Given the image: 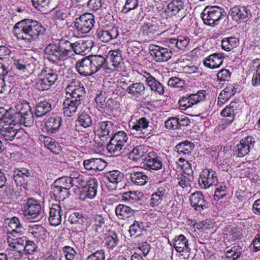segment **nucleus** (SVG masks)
I'll return each instance as SVG.
<instances>
[{
  "label": "nucleus",
  "instance_id": "nucleus-17",
  "mask_svg": "<svg viewBox=\"0 0 260 260\" xmlns=\"http://www.w3.org/2000/svg\"><path fill=\"white\" fill-rule=\"evenodd\" d=\"M145 166L150 170L158 171L163 167L162 158L155 151H149L144 158Z\"/></svg>",
  "mask_w": 260,
  "mask_h": 260
},
{
  "label": "nucleus",
  "instance_id": "nucleus-18",
  "mask_svg": "<svg viewBox=\"0 0 260 260\" xmlns=\"http://www.w3.org/2000/svg\"><path fill=\"white\" fill-rule=\"evenodd\" d=\"M83 165L84 169L90 174H95L105 168L106 162L102 158H91L84 160Z\"/></svg>",
  "mask_w": 260,
  "mask_h": 260
},
{
  "label": "nucleus",
  "instance_id": "nucleus-35",
  "mask_svg": "<svg viewBox=\"0 0 260 260\" xmlns=\"http://www.w3.org/2000/svg\"><path fill=\"white\" fill-rule=\"evenodd\" d=\"M14 172V180L17 186H22L27 182V179L30 176V171L25 168H15Z\"/></svg>",
  "mask_w": 260,
  "mask_h": 260
},
{
  "label": "nucleus",
  "instance_id": "nucleus-14",
  "mask_svg": "<svg viewBox=\"0 0 260 260\" xmlns=\"http://www.w3.org/2000/svg\"><path fill=\"white\" fill-rule=\"evenodd\" d=\"M255 143L254 138L247 136L242 138L235 148V151L239 157H243L250 152Z\"/></svg>",
  "mask_w": 260,
  "mask_h": 260
},
{
  "label": "nucleus",
  "instance_id": "nucleus-36",
  "mask_svg": "<svg viewBox=\"0 0 260 260\" xmlns=\"http://www.w3.org/2000/svg\"><path fill=\"white\" fill-rule=\"evenodd\" d=\"M25 244L23 247V253L26 256H31L32 258L39 257L40 253V249L34 241L30 240L28 237L25 238Z\"/></svg>",
  "mask_w": 260,
  "mask_h": 260
},
{
  "label": "nucleus",
  "instance_id": "nucleus-56",
  "mask_svg": "<svg viewBox=\"0 0 260 260\" xmlns=\"http://www.w3.org/2000/svg\"><path fill=\"white\" fill-rule=\"evenodd\" d=\"M144 230H146L144 222L135 220L133 223L130 225L128 231L131 237L136 238L142 235Z\"/></svg>",
  "mask_w": 260,
  "mask_h": 260
},
{
  "label": "nucleus",
  "instance_id": "nucleus-59",
  "mask_svg": "<svg viewBox=\"0 0 260 260\" xmlns=\"http://www.w3.org/2000/svg\"><path fill=\"white\" fill-rule=\"evenodd\" d=\"M17 112L13 117L19 116V115L28 112L32 110L29 105V103L25 100L20 99L16 106Z\"/></svg>",
  "mask_w": 260,
  "mask_h": 260
},
{
  "label": "nucleus",
  "instance_id": "nucleus-29",
  "mask_svg": "<svg viewBox=\"0 0 260 260\" xmlns=\"http://www.w3.org/2000/svg\"><path fill=\"white\" fill-rule=\"evenodd\" d=\"M191 206L196 211L201 212L207 208V202L201 191H196L189 197Z\"/></svg>",
  "mask_w": 260,
  "mask_h": 260
},
{
  "label": "nucleus",
  "instance_id": "nucleus-58",
  "mask_svg": "<svg viewBox=\"0 0 260 260\" xmlns=\"http://www.w3.org/2000/svg\"><path fill=\"white\" fill-rule=\"evenodd\" d=\"M239 43V40L236 37L224 38L221 41L222 49L226 51H230L236 48Z\"/></svg>",
  "mask_w": 260,
  "mask_h": 260
},
{
  "label": "nucleus",
  "instance_id": "nucleus-9",
  "mask_svg": "<svg viewBox=\"0 0 260 260\" xmlns=\"http://www.w3.org/2000/svg\"><path fill=\"white\" fill-rule=\"evenodd\" d=\"M94 101L98 110L103 113L110 114L114 110L115 102L112 98L107 99V94L105 91H101L97 94Z\"/></svg>",
  "mask_w": 260,
  "mask_h": 260
},
{
  "label": "nucleus",
  "instance_id": "nucleus-26",
  "mask_svg": "<svg viewBox=\"0 0 260 260\" xmlns=\"http://www.w3.org/2000/svg\"><path fill=\"white\" fill-rule=\"evenodd\" d=\"M83 103L66 96L62 104L63 113L67 117L73 116Z\"/></svg>",
  "mask_w": 260,
  "mask_h": 260
},
{
  "label": "nucleus",
  "instance_id": "nucleus-5",
  "mask_svg": "<svg viewBox=\"0 0 260 260\" xmlns=\"http://www.w3.org/2000/svg\"><path fill=\"white\" fill-rule=\"evenodd\" d=\"M128 140L127 133L122 130L116 131L110 137L109 143L107 146L108 152L113 154L118 155Z\"/></svg>",
  "mask_w": 260,
  "mask_h": 260
},
{
  "label": "nucleus",
  "instance_id": "nucleus-13",
  "mask_svg": "<svg viewBox=\"0 0 260 260\" xmlns=\"http://www.w3.org/2000/svg\"><path fill=\"white\" fill-rule=\"evenodd\" d=\"M116 128L117 126L111 121H101L98 123L97 135L103 143H104L111 137Z\"/></svg>",
  "mask_w": 260,
  "mask_h": 260
},
{
  "label": "nucleus",
  "instance_id": "nucleus-10",
  "mask_svg": "<svg viewBox=\"0 0 260 260\" xmlns=\"http://www.w3.org/2000/svg\"><path fill=\"white\" fill-rule=\"evenodd\" d=\"M106 215L102 213H92L89 233L92 236H96L104 232L106 226Z\"/></svg>",
  "mask_w": 260,
  "mask_h": 260
},
{
  "label": "nucleus",
  "instance_id": "nucleus-43",
  "mask_svg": "<svg viewBox=\"0 0 260 260\" xmlns=\"http://www.w3.org/2000/svg\"><path fill=\"white\" fill-rule=\"evenodd\" d=\"M147 148V146L143 144L137 145L127 153V156L132 160L135 161L140 160L146 153Z\"/></svg>",
  "mask_w": 260,
  "mask_h": 260
},
{
  "label": "nucleus",
  "instance_id": "nucleus-34",
  "mask_svg": "<svg viewBox=\"0 0 260 260\" xmlns=\"http://www.w3.org/2000/svg\"><path fill=\"white\" fill-rule=\"evenodd\" d=\"M136 210L126 205L119 204L115 208V213L119 219L126 220L135 215Z\"/></svg>",
  "mask_w": 260,
  "mask_h": 260
},
{
  "label": "nucleus",
  "instance_id": "nucleus-15",
  "mask_svg": "<svg viewBox=\"0 0 260 260\" xmlns=\"http://www.w3.org/2000/svg\"><path fill=\"white\" fill-rule=\"evenodd\" d=\"M147 89L143 83L142 82H133L128 85L127 89V93L132 97L136 99H142L144 100L149 99L148 94L146 91Z\"/></svg>",
  "mask_w": 260,
  "mask_h": 260
},
{
  "label": "nucleus",
  "instance_id": "nucleus-63",
  "mask_svg": "<svg viewBox=\"0 0 260 260\" xmlns=\"http://www.w3.org/2000/svg\"><path fill=\"white\" fill-rule=\"evenodd\" d=\"M242 252V247L239 245H236L226 250L225 255L228 258H232V260H236L241 256Z\"/></svg>",
  "mask_w": 260,
  "mask_h": 260
},
{
  "label": "nucleus",
  "instance_id": "nucleus-40",
  "mask_svg": "<svg viewBox=\"0 0 260 260\" xmlns=\"http://www.w3.org/2000/svg\"><path fill=\"white\" fill-rule=\"evenodd\" d=\"M12 120L5 125H1L2 128H0V134L2 138L5 139L6 141H12L17 133V129L14 126H11ZM13 123H14L13 122Z\"/></svg>",
  "mask_w": 260,
  "mask_h": 260
},
{
  "label": "nucleus",
  "instance_id": "nucleus-23",
  "mask_svg": "<svg viewBox=\"0 0 260 260\" xmlns=\"http://www.w3.org/2000/svg\"><path fill=\"white\" fill-rule=\"evenodd\" d=\"M224 57L223 53H214L204 58V66L210 69L219 68L222 64Z\"/></svg>",
  "mask_w": 260,
  "mask_h": 260
},
{
  "label": "nucleus",
  "instance_id": "nucleus-42",
  "mask_svg": "<svg viewBox=\"0 0 260 260\" xmlns=\"http://www.w3.org/2000/svg\"><path fill=\"white\" fill-rule=\"evenodd\" d=\"M74 52L78 54H86L93 46V43L91 40H80L74 43Z\"/></svg>",
  "mask_w": 260,
  "mask_h": 260
},
{
  "label": "nucleus",
  "instance_id": "nucleus-49",
  "mask_svg": "<svg viewBox=\"0 0 260 260\" xmlns=\"http://www.w3.org/2000/svg\"><path fill=\"white\" fill-rule=\"evenodd\" d=\"M151 92L156 95L162 96L165 92V86L154 76L146 84Z\"/></svg>",
  "mask_w": 260,
  "mask_h": 260
},
{
  "label": "nucleus",
  "instance_id": "nucleus-25",
  "mask_svg": "<svg viewBox=\"0 0 260 260\" xmlns=\"http://www.w3.org/2000/svg\"><path fill=\"white\" fill-rule=\"evenodd\" d=\"M94 17L88 18L87 17H78L76 19L75 27L78 32L81 34H87L93 28L95 21Z\"/></svg>",
  "mask_w": 260,
  "mask_h": 260
},
{
  "label": "nucleus",
  "instance_id": "nucleus-44",
  "mask_svg": "<svg viewBox=\"0 0 260 260\" xmlns=\"http://www.w3.org/2000/svg\"><path fill=\"white\" fill-rule=\"evenodd\" d=\"M27 234L37 241H40L45 238L46 230L41 224L30 225L28 227Z\"/></svg>",
  "mask_w": 260,
  "mask_h": 260
},
{
  "label": "nucleus",
  "instance_id": "nucleus-54",
  "mask_svg": "<svg viewBox=\"0 0 260 260\" xmlns=\"http://www.w3.org/2000/svg\"><path fill=\"white\" fill-rule=\"evenodd\" d=\"M194 146V144L192 142L185 140L179 143L175 148L178 154L186 155L191 152Z\"/></svg>",
  "mask_w": 260,
  "mask_h": 260
},
{
  "label": "nucleus",
  "instance_id": "nucleus-20",
  "mask_svg": "<svg viewBox=\"0 0 260 260\" xmlns=\"http://www.w3.org/2000/svg\"><path fill=\"white\" fill-rule=\"evenodd\" d=\"M150 53L157 62H165L170 59L172 55L170 51L166 47L158 45H151L149 47Z\"/></svg>",
  "mask_w": 260,
  "mask_h": 260
},
{
  "label": "nucleus",
  "instance_id": "nucleus-11",
  "mask_svg": "<svg viewBox=\"0 0 260 260\" xmlns=\"http://www.w3.org/2000/svg\"><path fill=\"white\" fill-rule=\"evenodd\" d=\"M108 56L112 64L111 67L106 68L105 73L110 74L114 72H120L123 64L122 51L119 49L110 50Z\"/></svg>",
  "mask_w": 260,
  "mask_h": 260
},
{
  "label": "nucleus",
  "instance_id": "nucleus-41",
  "mask_svg": "<svg viewBox=\"0 0 260 260\" xmlns=\"http://www.w3.org/2000/svg\"><path fill=\"white\" fill-rule=\"evenodd\" d=\"M110 234L106 235L103 241L104 247L108 251L117 249L120 247L118 245L120 243V240L118 235L115 232L110 233Z\"/></svg>",
  "mask_w": 260,
  "mask_h": 260
},
{
  "label": "nucleus",
  "instance_id": "nucleus-6",
  "mask_svg": "<svg viewBox=\"0 0 260 260\" xmlns=\"http://www.w3.org/2000/svg\"><path fill=\"white\" fill-rule=\"evenodd\" d=\"M41 205L40 202L33 198H28L22 205V212L27 219H35L41 213Z\"/></svg>",
  "mask_w": 260,
  "mask_h": 260
},
{
  "label": "nucleus",
  "instance_id": "nucleus-62",
  "mask_svg": "<svg viewBox=\"0 0 260 260\" xmlns=\"http://www.w3.org/2000/svg\"><path fill=\"white\" fill-rule=\"evenodd\" d=\"M99 23L104 29L117 28L116 25L117 22L114 17H99Z\"/></svg>",
  "mask_w": 260,
  "mask_h": 260
},
{
  "label": "nucleus",
  "instance_id": "nucleus-53",
  "mask_svg": "<svg viewBox=\"0 0 260 260\" xmlns=\"http://www.w3.org/2000/svg\"><path fill=\"white\" fill-rule=\"evenodd\" d=\"M28 58L24 55L19 56L17 59L14 60V67L17 70L22 73L28 72V68L30 66L28 62Z\"/></svg>",
  "mask_w": 260,
  "mask_h": 260
},
{
  "label": "nucleus",
  "instance_id": "nucleus-22",
  "mask_svg": "<svg viewBox=\"0 0 260 260\" xmlns=\"http://www.w3.org/2000/svg\"><path fill=\"white\" fill-rule=\"evenodd\" d=\"M62 123V119L58 114L53 113L45 122V127L49 134H55L60 128Z\"/></svg>",
  "mask_w": 260,
  "mask_h": 260
},
{
  "label": "nucleus",
  "instance_id": "nucleus-33",
  "mask_svg": "<svg viewBox=\"0 0 260 260\" xmlns=\"http://www.w3.org/2000/svg\"><path fill=\"white\" fill-rule=\"evenodd\" d=\"M172 241L175 249L178 253L189 252L190 250L188 240L183 234L175 236Z\"/></svg>",
  "mask_w": 260,
  "mask_h": 260
},
{
  "label": "nucleus",
  "instance_id": "nucleus-48",
  "mask_svg": "<svg viewBox=\"0 0 260 260\" xmlns=\"http://www.w3.org/2000/svg\"><path fill=\"white\" fill-rule=\"evenodd\" d=\"M42 142L44 147L47 148L51 152L58 154L62 151V147L60 144L49 137L43 136Z\"/></svg>",
  "mask_w": 260,
  "mask_h": 260
},
{
  "label": "nucleus",
  "instance_id": "nucleus-55",
  "mask_svg": "<svg viewBox=\"0 0 260 260\" xmlns=\"http://www.w3.org/2000/svg\"><path fill=\"white\" fill-rule=\"evenodd\" d=\"M216 226V223L212 219H206L193 224V227L198 230L207 233V231L213 230Z\"/></svg>",
  "mask_w": 260,
  "mask_h": 260
},
{
  "label": "nucleus",
  "instance_id": "nucleus-47",
  "mask_svg": "<svg viewBox=\"0 0 260 260\" xmlns=\"http://www.w3.org/2000/svg\"><path fill=\"white\" fill-rule=\"evenodd\" d=\"M130 180L135 185L144 186L147 183L149 177L144 172L134 171L130 174Z\"/></svg>",
  "mask_w": 260,
  "mask_h": 260
},
{
  "label": "nucleus",
  "instance_id": "nucleus-64",
  "mask_svg": "<svg viewBox=\"0 0 260 260\" xmlns=\"http://www.w3.org/2000/svg\"><path fill=\"white\" fill-rule=\"evenodd\" d=\"M52 85H53L45 79V77L42 76L36 82L35 88L40 91H44L50 89Z\"/></svg>",
  "mask_w": 260,
  "mask_h": 260
},
{
  "label": "nucleus",
  "instance_id": "nucleus-8",
  "mask_svg": "<svg viewBox=\"0 0 260 260\" xmlns=\"http://www.w3.org/2000/svg\"><path fill=\"white\" fill-rule=\"evenodd\" d=\"M239 106L240 104L238 102L232 101L221 111L220 115L223 117L229 118V119H222L221 123L218 125L219 128L222 129H225L234 121Z\"/></svg>",
  "mask_w": 260,
  "mask_h": 260
},
{
  "label": "nucleus",
  "instance_id": "nucleus-39",
  "mask_svg": "<svg viewBox=\"0 0 260 260\" xmlns=\"http://www.w3.org/2000/svg\"><path fill=\"white\" fill-rule=\"evenodd\" d=\"M222 231L225 235L231 237L233 240H240L243 237L242 228L235 223L228 225Z\"/></svg>",
  "mask_w": 260,
  "mask_h": 260
},
{
  "label": "nucleus",
  "instance_id": "nucleus-16",
  "mask_svg": "<svg viewBox=\"0 0 260 260\" xmlns=\"http://www.w3.org/2000/svg\"><path fill=\"white\" fill-rule=\"evenodd\" d=\"M60 66L57 62L52 61L49 64H45L42 71V76L54 85L57 80L58 73L60 71Z\"/></svg>",
  "mask_w": 260,
  "mask_h": 260
},
{
  "label": "nucleus",
  "instance_id": "nucleus-31",
  "mask_svg": "<svg viewBox=\"0 0 260 260\" xmlns=\"http://www.w3.org/2000/svg\"><path fill=\"white\" fill-rule=\"evenodd\" d=\"M89 56L93 74H96L102 69L105 73L106 68L108 67L107 59L101 55H89Z\"/></svg>",
  "mask_w": 260,
  "mask_h": 260
},
{
  "label": "nucleus",
  "instance_id": "nucleus-19",
  "mask_svg": "<svg viewBox=\"0 0 260 260\" xmlns=\"http://www.w3.org/2000/svg\"><path fill=\"white\" fill-rule=\"evenodd\" d=\"M149 120L145 117H141L136 119L135 121H131L129 123V126L132 130L139 132V136H136L137 138H145L146 132L148 127L151 128L149 125Z\"/></svg>",
  "mask_w": 260,
  "mask_h": 260
},
{
  "label": "nucleus",
  "instance_id": "nucleus-52",
  "mask_svg": "<svg viewBox=\"0 0 260 260\" xmlns=\"http://www.w3.org/2000/svg\"><path fill=\"white\" fill-rule=\"evenodd\" d=\"M237 88L233 84L228 85L220 93L218 96V103H225L231 99L236 92Z\"/></svg>",
  "mask_w": 260,
  "mask_h": 260
},
{
  "label": "nucleus",
  "instance_id": "nucleus-2",
  "mask_svg": "<svg viewBox=\"0 0 260 260\" xmlns=\"http://www.w3.org/2000/svg\"><path fill=\"white\" fill-rule=\"evenodd\" d=\"M70 40L69 38H61L58 44H49L44 49V52L49 60L57 62L67 59L70 57V53L75 50L74 43Z\"/></svg>",
  "mask_w": 260,
  "mask_h": 260
},
{
  "label": "nucleus",
  "instance_id": "nucleus-57",
  "mask_svg": "<svg viewBox=\"0 0 260 260\" xmlns=\"http://www.w3.org/2000/svg\"><path fill=\"white\" fill-rule=\"evenodd\" d=\"M226 13L223 9L219 7H207L202 12L201 15L205 16H225Z\"/></svg>",
  "mask_w": 260,
  "mask_h": 260
},
{
  "label": "nucleus",
  "instance_id": "nucleus-32",
  "mask_svg": "<svg viewBox=\"0 0 260 260\" xmlns=\"http://www.w3.org/2000/svg\"><path fill=\"white\" fill-rule=\"evenodd\" d=\"M103 177L112 184L109 190L116 188L117 184L121 182L124 178V174L117 170H113L104 173Z\"/></svg>",
  "mask_w": 260,
  "mask_h": 260
},
{
  "label": "nucleus",
  "instance_id": "nucleus-7",
  "mask_svg": "<svg viewBox=\"0 0 260 260\" xmlns=\"http://www.w3.org/2000/svg\"><path fill=\"white\" fill-rule=\"evenodd\" d=\"M198 183L203 189L217 185L218 179L216 172L211 168L202 169L199 175Z\"/></svg>",
  "mask_w": 260,
  "mask_h": 260
},
{
  "label": "nucleus",
  "instance_id": "nucleus-38",
  "mask_svg": "<svg viewBox=\"0 0 260 260\" xmlns=\"http://www.w3.org/2000/svg\"><path fill=\"white\" fill-rule=\"evenodd\" d=\"M119 35L117 28L99 30L98 32V39L103 43H108L116 39Z\"/></svg>",
  "mask_w": 260,
  "mask_h": 260
},
{
  "label": "nucleus",
  "instance_id": "nucleus-61",
  "mask_svg": "<svg viewBox=\"0 0 260 260\" xmlns=\"http://www.w3.org/2000/svg\"><path fill=\"white\" fill-rule=\"evenodd\" d=\"M71 180L70 176L69 177L62 176L56 179L52 185L70 190L72 186Z\"/></svg>",
  "mask_w": 260,
  "mask_h": 260
},
{
  "label": "nucleus",
  "instance_id": "nucleus-21",
  "mask_svg": "<svg viewBox=\"0 0 260 260\" xmlns=\"http://www.w3.org/2000/svg\"><path fill=\"white\" fill-rule=\"evenodd\" d=\"M190 120L187 117L179 118L170 117L165 121V127L170 130L181 129L183 127L189 125Z\"/></svg>",
  "mask_w": 260,
  "mask_h": 260
},
{
  "label": "nucleus",
  "instance_id": "nucleus-50",
  "mask_svg": "<svg viewBox=\"0 0 260 260\" xmlns=\"http://www.w3.org/2000/svg\"><path fill=\"white\" fill-rule=\"evenodd\" d=\"M76 125L83 128H88L92 125V116L83 111L79 113L76 120Z\"/></svg>",
  "mask_w": 260,
  "mask_h": 260
},
{
  "label": "nucleus",
  "instance_id": "nucleus-30",
  "mask_svg": "<svg viewBox=\"0 0 260 260\" xmlns=\"http://www.w3.org/2000/svg\"><path fill=\"white\" fill-rule=\"evenodd\" d=\"M51 103L44 100L37 103L32 108L33 113L37 119L43 118L44 116L50 113L52 110Z\"/></svg>",
  "mask_w": 260,
  "mask_h": 260
},
{
  "label": "nucleus",
  "instance_id": "nucleus-46",
  "mask_svg": "<svg viewBox=\"0 0 260 260\" xmlns=\"http://www.w3.org/2000/svg\"><path fill=\"white\" fill-rule=\"evenodd\" d=\"M70 194V190L62 189L54 185H51L50 196L52 199L58 201L59 203H60L61 201H63L68 198Z\"/></svg>",
  "mask_w": 260,
  "mask_h": 260
},
{
  "label": "nucleus",
  "instance_id": "nucleus-4",
  "mask_svg": "<svg viewBox=\"0 0 260 260\" xmlns=\"http://www.w3.org/2000/svg\"><path fill=\"white\" fill-rule=\"evenodd\" d=\"M66 96L83 103L86 91L83 84L79 80L72 79L65 88Z\"/></svg>",
  "mask_w": 260,
  "mask_h": 260
},
{
  "label": "nucleus",
  "instance_id": "nucleus-51",
  "mask_svg": "<svg viewBox=\"0 0 260 260\" xmlns=\"http://www.w3.org/2000/svg\"><path fill=\"white\" fill-rule=\"evenodd\" d=\"M70 177L73 186L77 187H82V189L86 186L88 182V179L83 175L80 174L78 171L73 172L70 174Z\"/></svg>",
  "mask_w": 260,
  "mask_h": 260
},
{
  "label": "nucleus",
  "instance_id": "nucleus-45",
  "mask_svg": "<svg viewBox=\"0 0 260 260\" xmlns=\"http://www.w3.org/2000/svg\"><path fill=\"white\" fill-rule=\"evenodd\" d=\"M254 7L236 6L231 9L229 12L230 16H252L256 15L255 13H252Z\"/></svg>",
  "mask_w": 260,
  "mask_h": 260
},
{
  "label": "nucleus",
  "instance_id": "nucleus-28",
  "mask_svg": "<svg viewBox=\"0 0 260 260\" xmlns=\"http://www.w3.org/2000/svg\"><path fill=\"white\" fill-rule=\"evenodd\" d=\"M99 183L95 178H90L86 186L82 189V196H84L83 200L86 198L92 199L97 194Z\"/></svg>",
  "mask_w": 260,
  "mask_h": 260
},
{
  "label": "nucleus",
  "instance_id": "nucleus-60",
  "mask_svg": "<svg viewBox=\"0 0 260 260\" xmlns=\"http://www.w3.org/2000/svg\"><path fill=\"white\" fill-rule=\"evenodd\" d=\"M121 198L122 201L129 204H134L140 201L138 193L136 191L124 192L122 194Z\"/></svg>",
  "mask_w": 260,
  "mask_h": 260
},
{
  "label": "nucleus",
  "instance_id": "nucleus-12",
  "mask_svg": "<svg viewBox=\"0 0 260 260\" xmlns=\"http://www.w3.org/2000/svg\"><path fill=\"white\" fill-rule=\"evenodd\" d=\"M169 190V188L165 185L157 187L151 195L149 206L153 208L158 207L168 198Z\"/></svg>",
  "mask_w": 260,
  "mask_h": 260
},
{
  "label": "nucleus",
  "instance_id": "nucleus-27",
  "mask_svg": "<svg viewBox=\"0 0 260 260\" xmlns=\"http://www.w3.org/2000/svg\"><path fill=\"white\" fill-rule=\"evenodd\" d=\"M62 215L63 213L60 203L52 204L50 207L48 218L50 224L54 226L58 225L62 221Z\"/></svg>",
  "mask_w": 260,
  "mask_h": 260
},
{
  "label": "nucleus",
  "instance_id": "nucleus-24",
  "mask_svg": "<svg viewBox=\"0 0 260 260\" xmlns=\"http://www.w3.org/2000/svg\"><path fill=\"white\" fill-rule=\"evenodd\" d=\"M75 67L77 72L81 76L87 77L93 75L89 56L78 60Z\"/></svg>",
  "mask_w": 260,
  "mask_h": 260
},
{
  "label": "nucleus",
  "instance_id": "nucleus-3",
  "mask_svg": "<svg viewBox=\"0 0 260 260\" xmlns=\"http://www.w3.org/2000/svg\"><path fill=\"white\" fill-rule=\"evenodd\" d=\"M172 17H149L144 22L140 29L144 36L152 38L153 35L164 28L171 26Z\"/></svg>",
  "mask_w": 260,
  "mask_h": 260
},
{
  "label": "nucleus",
  "instance_id": "nucleus-37",
  "mask_svg": "<svg viewBox=\"0 0 260 260\" xmlns=\"http://www.w3.org/2000/svg\"><path fill=\"white\" fill-rule=\"evenodd\" d=\"M35 116L33 111H29L26 113L22 114L19 116L14 117L12 122L14 125L19 124L23 125L26 127H30L33 125Z\"/></svg>",
  "mask_w": 260,
  "mask_h": 260
},
{
  "label": "nucleus",
  "instance_id": "nucleus-1",
  "mask_svg": "<svg viewBox=\"0 0 260 260\" xmlns=\"http://www.w3.org/2000/svg\"><path fill=\"white\" fill-rule=\"evenodd\" d=\"M44 31V27L39 22L30 19L21 20L14 27V36L27 43L35 41Z\"/></svg>",
  "mask_w": 260,
  "mask_h": 260
}]
</instances>
